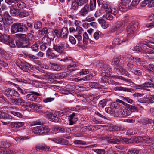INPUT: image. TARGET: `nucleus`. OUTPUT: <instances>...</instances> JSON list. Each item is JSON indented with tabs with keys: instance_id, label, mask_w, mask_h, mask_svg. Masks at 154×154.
Wrapping results in <instances>:
<instances>
[{
	"instance_id": "nucleus-1",
	"label": "nucleus",
	"mask_w": 154,
	"mask_h": 154,
	"mask_svg": "<svg viewBox=\"0 0 154 154\" xmlns=\"http://www.w3.org/2000/svg\"><path fill=\"white\" fill-rule=\"evenodd\" d=\"M28 30L26 25L21 23H15L13 24L11 27L12 33L14 34L18 32H26Z\"/></svg>"
},
{
	"instance_id": "nucleus-2",
	"label": "nucleus",
	"mask_w": 154,
	"mask_h": 154,
	"mask_svg": "<svg viewBox=\"0 0 154 154\" xmlns=\"http://www.w3.org/2000/svg\"><path fill=\"white\" fill-rule=\"evenodd\" d=\"M120 60L119 57L115 58L113 60L112 62V64L113 65H115L116 66V69L118 72H120L123 75H126L128 74V72L125 71L122 66H119L118 64Z\"/></svg>"
},
{
	"instance_id": "nucleus-3",
	"label": "nucleus",
	"mask_w": 154,
	"mask_h": 154,
	"mask_svg": "<svg viewBox=\"0 0 154 154\" xmlns=\"http://www.w3.org/2000/svg\"><path fill=\"white\" fill-rule=\"evenodd\" d=\"M50 130V129L48 126H41L35 127L33 130V131L35 134H42L43 133H48Z\"/></svg>"
},
{
	"instance_id": "nucleus-4",
	"label": "nucleus",
	"mask_w": 154,
	"mask_h": 154,
	"mask_svg": "<svg viewBox=\"0 0 154 154\" xmlns=\"http://www.w3.org/2000/svg\"><path fill=\"white\" fill-rule=\"evenodd\" d=\"M139 140H141L142 143L145 145L152 144L154 148V137H140Z\"/></svg>"
},
{
	"instance_id": "nucleus-5",
	"label": "nucleus",
	"mask_w": 154,
	"mask_h": 154,
	"mask_svg": "<svg viewBox=\"0 0 154 154\" xmlns=\"http://www.w3.org/2000/svg\"><path fill=\"white\" fill-rule=\"evenodd\" d=\"M3 93L6 96L9 97L15 98L19 96L18 93L14 90L8 88L3 92Z\"/></svg>"
},
{
	"instance_id": "nucleus-6",
	"label": "nucleus",
	"mask_w": 154,
	"mask_h": 154,
	"mask_svg": "<svg viewBox=\"0 0 154 154\" xmlns=\"http://www.w3.org/2000/svg\"><path fill=\"white\" fill-rule=\"evenodd\" d=\"M31 94H28L26 96V98L28 100L34 101L36 102H39L40 101V99L37 96H40V94L36 92H31Z\"/></svg>"
},
{
	"instance_id": "nucleus-7",
	"label": "nucleus",
	"mask_w": 154,
	"mask_h": 154,
	"mask_svg": "<svg viewBox=\"0 0 154 154\" xmlns=\"http://www.w3.org/2000/svg\"><path fill=\"white\" fill-rule=\"evenodd\" d=\"M122 2L119 7V10L121 11H125L127 9L130 8L131 0H121Z\"/></svg>"
},
{
	"instance_id": "nucleus-8",
	"label": "nucleus",
	"mask_w": 154,
	"mask_h": 154,
	"mask_svg": "<svg viewBox=\"0 0 154 154\" xmlns=\"http://www.w3.org/2000/svg\"><path fill=\"white\" fill-rule=\"evenodd\" d=\"M102 68V75L110 77L111 69L107 64L105 63L101 66Z\"/></svg>"
},
{
	"instance_id": "nucleus-9",
	"label": "nucleus",
	"mask_w": 154,
	"mask_h": 154,
	"mask_svg": "<svg viewBox=\"0 0 154 154\" xmlns=\"http://www.w3.org/2000/svg\"><path fill=\"white\" fill-rule=\"evenodd\" d=\"M138 28L137 23L130 24L129 25L127 28V33L128 35L133 34L137 30Z\"/></svg>"
},
{
	"instance_id": "nucleus-10",
	"label": "nucleus",
	"mask_w": 154,
	"mask_h": 154,
	"mask_svg": "<svg viewBox=\"0 0 154 154\" xmlns=\"http://www.w3.org/2000/svg\"><path fill=\"white\" fill-rule=\"evenodd\" d=\"M139 102L142 103H149L154 102V95H147L145 97L138 100Z\"/></svg>"
},
{
	"instance_id": "nucleus-11",
	"label": "nucleus",
	"mask_w": 154,
	"mask_h": 154,
	"mask_svg": "<svg viewBox=\"0 0 154 154\" xmlns=\"http://www.w3.org/2000/svg\"><path fill=\"white\" fill-rule=\"evenodd\" d=\"M89 12V6L88 4H86L79 11V15L81 17H85Z\"/></svg>"
},
{
	"instance_id": "nucleus-12",
	"label": "nucleus",
	"mask_w": 154,
	"mask_h": 154,
	"mask_svg": "<svg viewBox=\"0 0 154 154\" xmlns=\"http://www.w3.org/2000/svg\"><path fill=\"white\" fill-rule=\"evenodd\" d=\"M128 42V40L126 39H124L122 38H115L114 39L112 42V44L117 45H120L126 44Z\"/></svg>"
},
{
	"instance_id": "nucleus-13",
	"label": "nucleus",
	"mask_w": 154,
	"mask_h": 154,
	"mask_svg": "<svg viewBox=\"0 0 154 154\" xmlns=\"http://www.w3.org/2000/svg\"><path fill=\"white\" fill-rule=\"evenodd\" d=\"M21 69L25 72H28L29 70H32L34 67L33 66L26 62H23Z\"/></svg>"
},
{
	"instance_id": "nucleus-14",
	"label": "nucleus",
	"mask_w": 154,
	"mask_h": 154,
	"mask_svg": "<svg viewBox=\"0 0 154 154\" xmlns=\"http://www.w3.org/2000/svg\"><path fill=\"white\" fill-rule=\"evenodd\" d=\"M152 85L148 82H146L142 85H138L137 86L136 88L139 89H141L150 91V89L149 88H151V85Z\"/></svg>"
},
{
	"instance_id": "nucleus-15",
	"label": "nucleus",
	"mask_w": 154,
	"mask_h": 154,
	"mask_svg": "<svg viewBox=\"0 0 154 154\" xmlns=\"http://www.w3.org/2000/svg\"><path fill=\"white\" fill-rule=\"evenodd\" d=\"M63 46H60L59 45L54 44L53 45L52 49L57 52L61 54L63 53Z\"/></svg>"
},
{
	"instance_id": "nucleus-16",
	"label": "nucleus",
	"mask_w": 154,
	"mask_h": 154,
	"mask_svg": "<svg viewBox=\"0 0 154 154\" xmlns=\"http://www.w3.org/2000/svg\"><path fill=\"white\" fill-rule=\"evenodd\" d=\"M68 33L69 32L67 29L66 27H63L62 29L60 34H58V35L56 34V35L57 37L60 36L62 38L65 39L67 38Z\"/></svg>"
},
{
	"instance_id": "nucleus-17",
	"label": "nucleus",
	"mask_w": 154,
	"mask_h": 154,
	"mask_svg": "<svg viewBox=\"0 0 154 154\" xmlns=\"http://www.w3.org/2000/svg\"><path fill=\"white\" fill-rule=\"evenodd\" d=\"M118 11L119 10L116 7L114 6L113 5H111V7L109 8V9L106 10L105 11L106 13H111L114 15H116L117 14Z\"/></svg>"
},
{
	"instance_id": "nucleus-18",
	"label": "nucleus",
	"mask_w": 154,
	"mask_h": 154,
	"mask_svg": "<svg viewBox=\"0 0 154 154\" xmlns=\"http://www.w3.org/2000/svg\"><path fill=\"white\" fill-rule=\"evenodd\" d=\"M24 125L23 122H11L10 126L12 128H18L20 127L23 126Z\"/></svg>"
},
{
	"instance_id": "nucleus-19",
	"label": "nucleus",
	"mask_w": 154,
	"mask_h": 154,
	"mask_svg": "<svg viewBox=\"0 0 154 154\" xmlns=\"http://www.w3.org/2000/svg\"><path fill=\"white\" fill-rule=\"evenodd\" d=\"M60 61H64L66 62L69 61L72 62V63L69 65V67H75L76 66V64L75 63V62H73V60L72 58L71 57H66L64 58L61 59Z\"/></svg>"
},
{
	"instance_id": "nucleus-20",
	"label": "nucleus",
	"mask_w": 154,
	"mask_h": 154,
	"mask_svg": "<svg viewBox=\"0 0 154 154\" xmlns=\"http://www.w3.org/2000/svg\"><path fill=\"white\" fill-rule=\"evenodd\" d=\"M46 55L48 58L50 59H53L57 57V56L52 52V49L50 48H48L46 51Z\"/></svg>"
},
{
	"instance_id": "nucleus-21",
	"label": "nucleus",
	"mask_w": 154,
	"mask_h": 154,
	"mask_svg": "<svg viewBox=\"0 0 154 154\" xmlns=\"http://www.w3.org/2000/svg\"><path fill=\"white\" fill-rule=\"evenodd\" d=\"M89 86L92 88L97 89H106V88L101 85H99L96 82H90L89 84Z\"/></svg>"
},
{
	"instance_id": "nucleus-22",
	"label": "nucleus",
	"mask_w": 154,
	"mask_h": 154,
	"mask_svg": "<svg viewBox=\"0 0 154 154\" xmlns=\"http://www.w3.org/2000/svg\"><path fill=\"white\" fill-rule=\"evenodd\" d=\"M35 149L38 151H42L44 150L48 151L49 150L50 147L45 145H38L36 146Z\"/></svg>"
},
{
	"instance_id": "nucleus-23",
	"label": "nucleus",
	"mask_w": 154,
	"mask_h": 154,
	"mask_svg": "<svg viewBox=\"0 0 154 154\" xmlns=\"http://www.w3.org/2000/svg\"><path fill=\"white\" fill-rule=\"evenodd\" d=\"M75 114L73 113L71 114L69 116V125H72L74 124L75 122L77 121V119L75 117Z\"/></svg>"
},
{
	"instance_id": "nucleus-24",
	"label": "nucleus",
	"mask_w": 154,
	"mask_h": 154,
	"mask_svg": "<svg viewBox=\"0 0 154 154\" xmlns=\"http://www.w3.org/2000/svg\"><path fill=\"white\" fill-rule=\"evenodd\" d=\"M121 137H116L111 138L108 140V142L110 143L118 144L121 140Z\"/></svg>"
},
{
	"instance_id": "nucleus-25",
	"label": "nucleus",
	"mask_w": 154,
	"mask_h": 154,
	"mask_svg": "<svg viewBox=\"0 0 154 154\" xmlns=\"http://www.w3.org/2000/svg\"><path fill=\"white\" fill-rule=\"evenodd\" d=\"M54 141L57 143L62 145H68V141L64 139L57 138L54 139Z\"/></svg>"
},
{
	"instance_id": "nucleus-26",
	"label": "nucleus",
	"mask_w": 154,
	"mask_h": 154,
	"mask_svg": "<svg viewBox=\"0 0 154 154\" xmlns=\"http://www.w3.org/2000/svg\"><path fill=\"white\" fill-rule=\"evenodd\" d=\"M42 42L43 44H45L46 45L50 46L51 44V40L48 37L44 36L42 40Z\"/></svg>"
},
{
	"instance_id": "nucleus-27",
	"label": "nucleus",
	"mask_w": 154,
	"mask_h": 154,
	"mask_svg": "<svg viewBox=\"0 0 154 154\" xmlns=\"http://www.w3.org/2000/svg\"><path fill=\"white\" fill-rule=\"evenodd\" d=\"M50 63L51 68L54 70L59 71L61 69L60 66L59 64L53 62H50Z\"/></svg>"
},
{
	"instance_id": "nucleus-28",
	"label": "nucleus",
	"mask_w": 154,
	"mask_h": 154,
	"mask_svg": "<svg viewBox=\"0 0 154 154\" xmlns=\"http://www.w3.org/2000/svg\"><path fill=\"white\" fill-rule=\"evenodd\" d=\"M12 102L17 105H22V103H25V101L20 98L12 99Z\"/></svg>"
},
{
	"instance_id": "nucleus-29",
	"label": "nucleus",
	"mask_w": 154,
	"mask_h": 154,
	"mask_svg": "<svg viewBox=\"0 0 154 154\" xmlns=\"http://www.w3.org/2000/svg\"><path fill=\"white\" fill-rule=\"evenodd\" d=\"M69 74V72H63L61 73H59L57 75H55V79H62L63 78L68 76Z\"/></svg>"
},
{
	"instance_id": "nucleus-30",
	"label": "nucleus",
	"mask_w": 154,
	"mask_h": 154,
	"mask_svg": "<svg viewBox=\"0 0 154 154\" xmlns=\"http://www.w3.org/2000/svg\"><path fill=\"white\" fill-rule=\"evenodd\" d=\"M10 36L8 35H2L0 33V41L1 42H5L9 40Z\"/></svg>"
},
{
	"instance_id": "nucleus-31",
	"label": "nucleus",
	"mask_w": 154,
	"mask_h": 154,
	"mask_svg": "<svg viewBox=\"0 0 154 154\" xmlns=\"http://www.w3.org/2000/svg\"><path fill=\"white\" fill-rule=\"evenodd\" d=\"M17 5L18 8L20 9L26 8V5L24 2L21 1H17Z\"/></svg>"
},
{
	"instance_id": "nucleus-32",
	"label": "nucleus",
	"mask_w": 154,
	"mask_h": 154,
	"mask_svg": "<svg viewBox=\"0 0 154 154\" xmlns=\"http://www.w3.org/2000/svg\"><path fill=\"white\" fill-rule=\"evenodd\" d=\"M120 112V115L122 117H125L128 116L131 113L130 111L127 109H121Z\"/></svg>"
},
{
	"instance_id": "nucleus-33",
	"label": "nucleus",
	"mask_w": 154,
	"mask_h": 154,
	"mask_svg": "<svg viewBox=\"0 0 154 154\" xmlns=\"http://www.w3.org/2000/svg\"><path fill=\"white\" fill-rule=\"evenodd\" d=\"M115 88L116 89V90L119 91H127L131 92H132L134 91V89L132 88H127L121 86L117 87Z\"/></svg>"
},
{
	"instance_id": "nucleus-34",
	"label": "nucleus",
	"mask_w": 154,
	"mask_h": 154,
	"mask_svg": "<svg viewBox=\"0 0 154 154\" xmlns=\"http://www.w3.org/2000/svg\"><path fill=\"white\" fill-rule=\"evenodd\" d=\"M19 13V10L15 8H10V14L13 16H18V13Z\"/></svg>"
},
{
	"instance_id": "nucleus-35",
	"label": "nucleus",
	"mask_w": 154,
	"mask_h": 154,
	"mask_svg": "<svg viewBox=\"0 0 154 154\" xmlns=\"http://www.w3.org/2000/svg\"><path fill=\"white\" fill-rule=\"evenodd\" d=\"M22 48L27 47L29 44V42L28 38H25L22 39Z\"/></svg>"
},
{
	"instance_id": "nucleus-36",
	"label": "nucleus",
	"mask_w": 154,
	"mask_h": 154,
	"mask_svg": "<svg viewBox=\"0 0 154 154\" xmlns=\"http://www.w3.org/2000/svg\"><path fill=\"white\" fill-rule=\"evenodd\" d=\"M29 13L27 11H24L19 12L18 16L22 18L28 16L29 15Z\"/></svg>"
},
{
	"instance_id": "nucleus-37",
	"label": "nucleus",
	"mask_w": 154,
	"mask_h": 154,
	"mask_svg": "<svg viewBox=\"0 0 154 154\" xmlns=\"http://www.w3.org/2000/svg\"><path fill=\"white\" fill-rule=\"evenodd\" d=\"M96 4V0H91L90 3V9L92 11L95 9Z\"/></svg>"
},
{
	"instance_id": "nucleus-38",
	"label": "nucleus",
	"mask_w": 154,
	"mask_h": 154,
	"mask_svg": "<svg viewBox=\"0 0 154 154\" xmlns=\"http://www.w3.org/2000/svg\"><path fill=\"white\" fill-rule=\"evenodd\" d=\"M79 6H81V5L80 4L79 5L76 1V2H74L72 3L71 5V8L74 10H77Z\"/></svg>"
},
{
	"instance_id": "nucleus-39",
	"label": "nucleus",
	"mask_w": 154,
	"mask_h": 154,
	"mask_svg": "<svg viewBox=\"0 0 154 154\" xmlns=\"http://www.w3.org/2000/svg\"><path fill=\"white\" fill-rule=\"evenodd\" d=\"M44 76H48L49 78L51 79H54L55 78V75L47 71H44Z\"/></svg>"
},
{
	"instance_id": "nucleus-40",
	"label": "nucleus",
	"mask_w": 154,
	"mask_h": 154,
	"mask_svg": "<svg viewBox=\"0 0 154 154\" xmlns=\"http://www.w3.org/2000/svg\"><path fill=\"white\" fill-rule=\"evenodd\" d=\"M107 102V100L106 99H103L100 100L98 104V106L102 108L104 107L106 105Z\"/></svg>"
},
{
	"instance_id": "nucleus-41",
	"label": "nucleus",
	"mask_w": 154,
	"mask_h": 154,
	"mask_svg": "<svg viewBox=\"0 0 154 154\" xmlns=\"http://www.w3.org/2000/svg\"><path fill=\"white\" fill-rule=\"evenodd\" d=\"M111 5H110V3L109 2H107L105 1L103 2L102 3V7L105 9L106 10L109 9L111 7Z\"/></svg>"
},
{
	"instance_id": "nucleus-42",
	"label": "nucleus",
	"mask_w": 154,
	"mask_h": 154,
	"mask_svg": "<svg viewBox=\"0 0 154 154\" xmlns=\"http://www.w3.org/2000/svg\"><path fill=\"white\" fill-rule=\"evenodd\" d=\"M95 114L97 115L100 118H103L106 119H107V118L105 116L104 114L101 111H96L95 112Z\"/></svg>"
},
{
	"instance_id": "nucleus-43",
	"label": "nucleus",
	"mask_w": 154,
	"mask_h": 154,
	"mask_svg": "<svg viewBox=\"0 0 154 154\" xmlns=\"http://www.w3.org/2000/svg\"><path fill=\"white\" fill-rule=\"evenodd\" d=\"M23 55L26 57L29 58L30 59H37L38 58L35 56L32 55L30 54H28V53H26L25 52H23Z\"/></svg>"
},
{
	"instance_id": "nucleus-44",
	"label": "nucleus",
	"mask_w": 154,
	"mask_h": 154,
	"mask_svg": "<svg viewBox=\"0 0 154 154\" xmlns=\"http://www.w3.org/2000/svg\"><path fill=\"white\" fill-rule=\"evenodd\" d=\"M12 80H13L15 82H18L23 83L24 84L28 83L29 82V81L26 80H25L23 79L20 78H16L15 79H12Z\"/></svg>"
},
{
	"instance_id": "nucleus-45",
	"label": "nucleus",
	"mask_w": 154,
	"mask_h": 154,
	"mask_svg": "<svg viewBox=\"0 0 154 154\" xmlns=\"http://www.w3.org/2000/svg\"><path fill=\"white\" fill-rule=\"evenodd\" d=\"M3 17L4 18L7 19L8 21L13 20V18L8 12H5L3 14Z\"/></svg>"
},
{
	"instance_id": "nucleus-46",
	"label": "nucleus",
	"mask_w": 154,
	"mask_h": 154,
	"mask_svg": "<svg viewBox=\"0 0 154 154\" xmlns=\"http://www.w3.org/2000/svg\"><path fill=\"white\" fill-rule=\"evenodd\" d=\"M102 77L101 78V83L107 84L109 83L108 78L110 77H107L106 76L102 75Z\"/></svg>"
},
{
	"instance_id": "nucleus-47",
	"label": "nucleus",
	"mask_w": 154,
	"mask_h": 154,
	"mask_svg": "<svg viewBox=\"0 0 154 154\" xmlns=\"http://www.w3.org/2000/svg\"><path fill=\"white\" fill-rule=\"evenodd\" d=\"M139 151L135 149H129L128 152L127 154H138Z\"/></svg>"
},
{
	"instance_id": "nucleus-48",
	"label": "nucleus",
	"mask_w": 154,
	"mask_h": 154,
	"mask_svg": "<svg viewBox=\"0 0 154 154\" xmlns=\"http://www.w3.org/2000/svg\"><path fill=\"white\" fill-rule=\"evenodd\" d=\"M42 26V23L39 21L36 22L34 24V27L36 29H40L41 28Z\"/></svg>"
},
{
	"instance_id": "nucleus-49",
	"label": "nucleus",
	"mask_w": 154,
	"mask_h": 154,
	"mask_svg": "<svg viewBox=\"0 0 154 154\" xmlns=\"http://www.w3.org/2000/svg\"><path fill=\"white\" fill-rule=\"evenodd\" d=\"M39 45L38 43H35L32 45L31 46V48L34 51H38V50Z\"/></svg>"
},
{
	"instance_id": "nucleus-50",
	"label": "nucleus",
	"mask_w": 154,
	"mask_h": 154,
	"mask_svg": "<svg viewBox=\"0 0 154 154\" xmlns=\"http://www.w3.org/2000/svg\"><path fill=\"white\" fill-rule=\"evenodd\" d=\"M8 45H9L11 47L14 48L15 46V45L13 39H10L8 40Z\"/></svg>"
},
{
	"instance_id": "nucleus-51",
	"label": "nucleus",
	"mask_w": 154,
	"mask_h": 154,
	"mask_svg": "<svg viewBox=\"0 0 154 154\" xmlns=\"http://www.w3.org/2000/svg\"><path fill=\"white\" fill-rule=\"evenodd\" d=\"M91 121L95 124H102V122L101 121L98 120L95 118L92 117L91 118Z\"/></svg>"
},
{
	"instance_id": "nucleus-52",
	"label": "nucleus",
	"mask_w": 154,
	"mask_h": 154,
	"mask_svg": "<svg viewBox=\"0 0 154 154\" xmlns=\"http://www.w3.org/2000/svg\"><path fill=\"white\" fill-rule=\"evenodd\" d=\"M133 72L135 75L137 76H140L143 74L142 72L139 69H135Z\"/></svg>"
},
{
	"instance_id": "nucleus-53",
	"label": "nucleus",
	"mask_w": 154,
	"mask_h": 154,
	"mask_svg": "<svg viewBox=\"0 0 154 154\" xmlns=\"http://www.w3.org/2000/svg\"><path fill=\"white\" fill-rule=\"evenodd\" d=\"M127 66L128 69H130L131 71L136 68V66L130 63H128L127 64Z\"/></svg>"
},
{
	"instance_id": "nucleus-54",
	"label": "nucleus",
	"mask_w": 154,
	"mask_h": 154,
	"mask_svg": "<svg viewBox=\"0 0 154 154\" xmlns=\"http://www.w3.org/2000/svg\"><path fill=\"white\" fill-rule=\"evenodd\" d=\"M10 144L7 141L3 142L2 143V146L4 148L9 147L10 146Z\"/></svg>"
},
{
	"instance_id": "nucleus-55",
	"label": "nucleus",
	"mask_w": 154,
	"mask_h": 154,
	"mask_svg": "<svg viewBox=\"0 0 154 154\" xmlns=\"http://www.w3.org/2000/svg\"><path fill=\"white\" fill-rule=\"evenodd\" d=\"M4 108L0 109V118H4L5 117V113L4 112Z\"/></svg>"
},
{
	"instance_id": "nucleus-56",
	"label": "nucleus",
	"mask_w": 154,
	"mask_h": 154,
	"mask_svg": "<svg viewBox=\"0 0 154 154\" xmlns=\"http://www.w3.org/2000/svg\"><path fill=\"white\" fill-rule=\"evenodd\" d=\"M74 143L75 144H80L84 145L86 144V142L81 140H76L74 141Z\"/></svg>"
},
{
	"instance_id": "nucleus-57",
	"label": "nucleus",
	"mask_w": 154,
	"mask_h": 154,
	"mask_svg": "<svg viewBox=\"0 0 154 154\" xmlns=\"http://www.w3.org/2000/svg\"><path fill=\"white\" fill-rule=\"evenodd\" d=\"M40 32L41 35H45L48 33V31L46 28H43Z\"/></svg>"
},
{
	"instance_id": "nucleus-58",
	"label": "nucleus",
	"mask_w": 154,
	"mask_h": 154,
	"mask_svg": "<svg viewBox=\"0 0 154 154\" xmlns=\"http://www.w3.org/2000/svg\"><path fill=\"white\" fill-rule=\"evenodd\" d=\"M94 151L98 154H104L105 150L103 149H94Z\"/></svg>"
},
{
	"instance_id": "nucleus-59",
	"label": "nucleus",
	"mask_w": 154,
	"mask_h": 154,
	"mask_svg": "<svg viewBox=\"0 0 154 154\" xmlns=\"http://www.w3.org/2000/svg\"><path fill=\"white\" fill-rule=\"evenodd\" d=\"M145 76L146 77V80L148 81L149 80L152 82H154V77L152 78L151 76L148 74H146Z\"/></svg>"
},
{
	"instance_id": "nucleus-60",
	"label": "nucleus",
	"mask_w": 154,
	"mask_h": 154,
	"mask_svg": "<svg viewBox=\"0 0 154 154\" xmlns=\"http://www.w3.org/2000/svg\"><path fill=\"white\" fill-rule=\"evenodd\" d=\"M11 113L18 117H22V115L21 113L15 111H11Z\"/></svg>"
},
{
	"instance_id": "nucleus-61",
	"label": "nucleus",
	"mask_w": 154,
	"mask_h": 154,
	"mask_svg": "<svg viewBox=\"0 0 154 154\" xmlns=\"http://www.w3.org/2000/svg\"><path fill=\"white\" fill-rule=\"evenodd\" d=\"M129 109L133 112H137L138 111L137 108L134 106L128 105Z\"/></svg>"
},
{
	"instance_id": "nucleus-62",
	"label": "nucleus",
	"mask_w": 154,
	"mask_h": 154,
	"mask_svg": "<svg viewBox=\"0 0 154 154\" xmlns=\"http://www.w3.org/2000/svg\"><path fill=\"white\" fill-rule=\"evenodd\" d=\"M24 103H25L26 104L23 105H22L23 107H29L31 108L33 106V104H32V103L30 102L28 103L27 102H25Z\"/></svg>"
},
{
	"instance_id": "nucleus-63",
	"label": "nucleus",
	"mask_w": 154,
	"mask_h": 154,
	"mask_svg": "<svg viewBox=\"0 0 154 154\" xmlns=\"http://www.w3.org/2000/svg\"><path fill=\"white\" fill-rule=\"evenodd\" d=\"M79 5H80L82 6L84 4L86 3L88 1V0H76Z\"/></svg>"
},
{
	"instance_id": "nucleus-64",
	"label": "nucleus",
	"mask_w": 154,
	"mask_h": 154,
	"mask_svg": "<svg viewBox=\"0 0 154 154\" xmlns=\"http://www.w3.org/2000/svg\"><path fill=\"white\" fill-rule=\"evenodd\" d=\"M135 133V132H134L133 130L131 129L127 131L126 134L127 135H134Z\"/></svg>"
}]
</instances>
